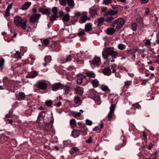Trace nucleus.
Wrapping results in <instances>:
<instances>
[{
	"instance_id": "nucleus-1",
	"label": "nucleus",
	"mask_w": 159,
	"mask_h": 159,
	"mask_svg": "<svg viewBox=\"0 0 159 159\" xmlns=\"http://www.w3.org/2000/svg\"><path fill=\"white\" fill-rule=\"evenodd\" d=\"M14 22L17 27H20L24 30L27 28V20L25 18H22L19 16H16L14 18Z\"/></svg>"
},
{
	"instance_id": "nucleus-2",
	"label": "nucleus",
	"mask_w": 159,
	"mask_h": 159,
	"mask_svg": "<svg viewBox=\"0 0 159 159\" xmlns=\"http://www.w3.org/2000/svg\"><path fill=\"white\" fill-rule=\"evenodd\" d=\"M117 52L111 48H108L103 50L102 52V56L105 59L108 58V56H111L114 59L116 58L118 56Z\"/></svg>"
},
{
	"instance_id": "nucleus-3",
	"label": "nucleus",
	"mask_w": 159,
	"mask_h": 159,
	"mask_svg": "<svg viewBox=\"0 0 159 159\" xmlns=\"http://www.w3.org/2000/svg\"><path fill=\"white\" fill-rule=\"evenodd\" d=\"M125 22L123 18H119L115 20L112 24V27L116 30H119L123 26Z\"/></svg>"
},
{
	"instance_id": "nucleus-4",
	"label": "nucleus",
	"mask_w": 159,
	"mask_h": 159,
	"mask_svg": "<svg viewBox=\"0 0 159 159\" xmlns=\"http://www.w3.org/2000/svg\"><path fill=\"white\" fill-rule=\"evenodd\" d=\"M89 62L93 68L96 66H100L101 63L100 58L97 56L95 57L92 61H90Z\"/></svg>"
},
{
	"instance_id": "nucleus-5",
	"label": "nucleus",
	"mask_w": 159,
	"mask_h": 159,
	"mask_svg": "<svg viewBox=\"0 0 159 159\" xmlns=\"http://www.w3.org/2000/svg\"><path fill=\"white\" fill-rule=\"evenodd\" d=\"M89 82L87 80L86 77L82 74H79L78 76L77 83L79 84H81L82 83H84L83 84L85 85Z\"/></svg>"
},
{
	"instance_id": "nucleus-6",
	"label": "nucleus",
	"mask_w": 159,
	"mask_h": 159,
	"mask_svg": "<svg viewBox=\"0 0 159 159\" xmlns=\"http://www.w3.org/2000/svg\"><path fill=\"white\" fill-rule=\"evenodd\" d=\"M47 86V84L42 81H39L36 83V87L42 90L45 89Z\"/></svg>"
},
{
	"instance_id": "nucleus-7",
	"label": "nucleus",
	"mask_w": 159,
	"mask_h": 159,
	"mask_svg": "<svg viewBox=\"0 0 159 159\" xmlns=\"http://www.w3.org/2000/svg\"><path fill=\"white\" fill-rule=\"evenodd\" d=\"M41 16V14H36L30 16L29 21L32 23H35L38 21Z\"/></svg>"
},
{
	"instance_id": "nucleus-8",
	"label": "nucleus",
	"mask_w": 159,
	"mask_h": 159,
	"mask_svg": "<svg viewBox=\"0 0 159 159\" xmlns=\"http://www.w3.org/2000/svg\"><path fill=\"white\" fill-rule=\"evenodd\" d=\"M116 108V105L114 104H112L110 107V111L108 114V120L111 121L112 118V116Z\"/></svg>"
},
{
	"instance_id": "nucleus-9",
	"label": "nucleus",
	"mask_w": 159,
	"mask_h": 159,
	"mask_svg": "<svg viewBox=\"0 0 159 159\" xmlns=\"http://www.w3.org/2000/svg\"><path fill=\"white\" fill-rule=\"evenodd\" d=\"M98 9V7L96 6H94L90 7L89 9V13L90 14L91 16L92 17H93L95 15H97V11Z\"/></svg>"
},
{
	"instance_id": "nucleus-10",
	"label": "nucleus",
	"mask_w": 159,
	"mask_h": 159,
	"mask_svg": "<svg viewBox=\"0 0 159 159\" xmlns=\"http://www.w3.org/2000/svg\"><path fill=\"white\" fill-rule=\"evenodd\" d=\"M62 87V85L60 83H57L52 85V90L53 91H56L60 89Z\"/></svg>"
},
{
	"instance_id": "nucleus-11",
	"label": "nucleus",
	"mask_w": 159,
	"mask_h": 159,
	"mask_svg": "<svg viewBox=\"0 0 159 159\" xmlns=\"http://www.w3.org/2000/svg\"><path fill=\"white\" fill-rule=\"evenodd\" d=\"M13 5V3H11L8 6L5 11V17H8L10 16V10L12 8Z\"/></svg>"
},
{
	"instance_id": "nucleus-12",
	"label": "nucleus",
	"mask_w": 159,
	"mask_h": 159,
	"mask_svg": "<svg viewBox=\"0 0 159 159\" xmlns=\"http://www.w3.org/2000/svg\"><path fill=\"white\" fill-rule=\"evenodd\" d=\"M31 3L30 2H27L23 5L21 9L23 11H25L28 9L31 6Z\"/></svg>"
},
{
	"instance_id": "nucleus-13",
	"label": "nucleus",
	"mask_w": 159,
	"mask_h": 159,
	"mask_svg": "<svg viewBox=\"0 0 159 159\" xmlns=\"http://www.w3.org/2000/svg\"><path fill=\"white\" fill-rule=\"evenodd\" d=\"M82 56V54L81 53H77L74 55V61H77V62H79V61L81 60L80 59Z\"/></svg>"
},
{
	"instance_id": "nucleus-14",
	"label": "nucleus",
	"mask_w": 159,
	"mask_h": 159,
	"mask_svg": "<svg viewBox=\"0 0 159 159\" xmlns=\"http://www.w3.org/2000/svg\"><path fill=\"white\" fill-rule=\"evenodd\" d=\"M39 11L43 14L48 15L50 14L51 11L48 9H44L43 8H40L39 9Z\"/></svg>"
},
{
	"instance_id": "nucleus-15",
	"label": "nucleus",
	"mask_w": 159,
	"mask_h": 159,
	"mask_svg": "<svg viewBox=\"0 0 159 159\" xmlns=\"http://www.w3.org/2000/svg\"><path fill=\"white\" fill-rule=\"evenodd\" d=\"M116 30L114 27L109 28L107 29L106 33L109 35H112L115 33Z\"/></svg>"
},
{
	"instance_id": "nucleus-16",
	"label": "nucleus",
	"mask_w": 159,
	"mask_h": 159,
	"mask_svg": "<svg viewBox=\"0 0 159 159\" xmlns=\"http://www.w3.org/2000/svg\"><path fill=\"white\" fill-rule=\"evenodd\" d=\"M38 75V73L36 71H33L29 73L28 75V78H33L36 77Z\"/></svg>"
},
{
	"instance_id": "nucleus-17",
	"label": "nucleus",
	"mask_w": 159,
	"mask_h": 159,
	"mask_svg": "<svg viewBox=\"0 0 159 159\" xmlns=\"http://www.w3.org/2000/svg\"><path fill=\"white\" fill-rule=\"evenodd\" d=\"M90 19V18L87 15H84L81 17L80 23H83L85 22L87 20H89Z\"/></svg>"
},
{
	"instance_id": "nucleus-18",
	"label": "nucleus",
	"mask_w": 159,
	"mask_h": 159,
	"mask_svg": "<svg viewBox=\"0 0 159 159\" xmlns=\"http://www.w3.org/2000/svg\"><path fill=\"white\" fill-rule=\"evenodd\" d=\"M85 74L89 78H94L96 77L95 74L92 71H87Z\"/></svg>"
},
{
	"instance_id": "nucleus-19",
	"label": "nucleus",
	"mask_w": 159,
	"mask_h": 159,
	"mask_svg": "<svg viewBox=\"0 0 159 159\" xmlns=\"http://www.w3.org/2000/svg\"><path fill=\"white\" fill-rule=\"evenodd\" d=\"M111 69L108 67H106L103 69V73L105 75H110L111 74Z\"/></svg>"
},
{
	"instance_id": "nucleus-20",
	"label": "nucleus",
	"mask_w": 159,
	"mask_h": 159,
	"mask_svg": "<svg viewBox=\"0 0 159 159\" xmlns=\"http://www.w3.org/2000/svg\"><path fill=\"white\" fill-rule=\"evenodd\" d=\"M80 151L79 149L76 147H74L71 148L69 152L71 155H73L75 153L79 152Z\"/></svg>"
},
{
	"instance_id": "nucleus-21",
	"label": "nucleus",
	"mask_w": 159,
	"mask_h": 159,
	"mask_svg": "<svg viewBox=\"0 0 159 159\" xmlns=\"http://www.w3.org/2000/svg\"><path fill=\"white\" fill-rule=\"evenodd\" d=\"M76 92L79 95H81L83 93L84 89L78 86L76 89Z\"/></svg>"
},
{
	"instance_id": "nucleus-22",
	"label": "nucleus",
	"mask_w": 159,
	"mask_h": 159,
	"mask_svg": "<svg viewBox=\"0 0 159 159\" xmlns=\"http://www.w3.org/2000/svg\"><path fill=\"white\" fill-rule=\"evenodd\" d=\"M80 133V130H75L72 131L71 133V135L73 137L75 138L79 136Z\"/></svg>"
},
{
	"instance_id": "nucleus-23",
	"label": "nucleus",
	"mask_w": 159,
	"mask_h": 159,
	"mask_svg": "<svg viewBox=\"0 0 159 159\" xmlns=\"http://www.w3.org/2000/svg\"><path fill=\"white\" fill-rule=\"evenodd\" d=\"M7 139V136L4 135H0V143H4Z\"/></svg>"
},
{
	"instance_id": "nucleus-24",
	"label": "nucleus",
	"mask_w": 159,
	"mask_h": 159,
	"mask_svg": "<svg viewBox=\"0 0 159 159\" xmlns=\"http://www.w3.org/2000/svg\"><path fill=\"white\" fill-rule=\"evenodd\" d=\"M104 17H101L99 18L98 20V26H101L104 24Z\"/></svg>"
},
{
	"instance_id": "nucleus-25",
	"label": "nucleus",
	"mask_w": 159,
	"mask_h": 159,
	"mask_svg": "<svg viewBox=\"0 0 159 159\" xmlns=\"http://www.w3.org/2000/svg\"><path fill=\"white\" fill-rule=\"evenodd\" d=\"M68 5L71 8H72L74 6V2L73 0H66Z\"/></svg>"
},
{
	"instance_id": "nucleus-26",
	"label": "nucleus",
	"mask_w": 159,
	"mask_h": 159,
	"mask_svg": "<svg viewBox=\"0 0 159 159\" xmlns=\"http://www.w3.org/2000/svg\"><path fill=\"white\" fill-rule=\"evenodd\" d=\"M45 116V113L43 112H40L38 116V120H43Z\"/></svg>"
},
{
	"instance_id": "nucleus-27",
	"label": "nucleus",
	"mask_w": 159,
	"mask_h": 159,
	"mask_svg": "<svg viewBox=\"0 0 159 159\" xmlns=\"http://www.w3.org/2000/svg\"><path fill=\"white\" fill-rule=\"evenodd\" d=\"M91 83L94 87H97L99 84V81L96 79L92 80Z\"/></svg>"
},
{
	"instance_id": "nucleus-28",
	"label": "nucleus",
	"mask_w": 159,
	"mask_h": 159,
	"mask_svg": "<svg viewBox=\"0 0 159 159\" xmlns=\"http://www.w3.org/2000/svg\"><path fill=\"white\" fill-rule=\"evenodd\" d=\"M25 98V95L24 93L22 92H20L19 93V96L18 98V99L21 101L24 100Z\"/></svg>"
},
{
	"instance_id": "nucleus-29",
	"label": "nucleus",
	"mask_w": 159,
	"mask_h": 159,
	"mask_svg": "<svg viewBox=\"0 0 159 159\" xmlns=\"http://www.w3.org/2000/svg\"><path fill=\"white\" fill-rule=\"evenodd\" d=\"M85 29L86 31H90L92 29L91 25L90 23L86 24L85 25Z\"/></svg>"
},
{
	"instance_id": "nucleus-30",
	"label": "nucleus",
	"mask_w": 159,
	"mask_h": 159,
	"mask_svg": "<svg viewBox=\"0 0 159 159\" xmlns=\"http://www.w3.org/2000/svg\"><path fill=\"white\" fill-rule=\"evenodd\" d=\"M70 19L69 15L68 14H66L64 15L63 16V22H67Z\"/></svg>"
},
{
	"instance_id": "nucleus-31",
	"label": "nucleus",
	"mask_w": 159,
	"mask_h": 159,
	"mask_svg": "<svg viewBox=\"0 0 159 159\" xmlns=\"http://www.w3.org/2000/svg\"><path fill=\"white\" fill-rule=\"evenodd\" d=\"M126 113L127 115L131 114H134L135 113V109L134 108H131L126 111Z\"/></svg>"
},
{
	"instance_id": "nucleus-32",
	"label": "nucleus",
	"mask_w": 159,
	"mask_h": 159,
	"mask_svg": "<svg viewBox=\"0 0 159 159\" xmlns=\"http://www.w3.org/2000/svg\"><path fill=\"white\" fill-rule=\"evenodd\" d=\"M143 11L144 12L143 14L144 15H148L150 12L149 9L147 7H145L143 9Z\"/></svg>"
},
{
	"instance_id": "nucleus-33",
	"label": "nucleus",
	"mask_w": 159,
	"mask_h": 159,
	"mask_svg": "<svg viewBox=\"0 0 159 159\" xmlns=\"http://www.w3.org/2000/svg\"><path fill=\"white\" fill-rule=\"evenodd\" d=\"M85 31L84 30H82L81 29H79V32L78 34V35L79 37H81L84 34Z\"/></svg>"
},
{
	"instance_id": "nucleus-34",
	"label": "nucleus",
	"mask_w": 159,
	"mask_h": 159,
	"mask_svg": "<svg viewBox=\"0 0 159 159\" xmlns=\"http://www.w3.org/2000/svg\"><path fill=\"white\" fill-rule=\"evenodd\" d=\"M126 46L124 44L120 43L118 45V48L120 50H123L125 48Z\"/></svg>"
},
{
	"instance_id": "nucleus-35",
	"label": "nucleus",
	"mask_w": 159,
	"mask_h": 159,
	"mask_svg": "<svg viewBox=\"0 0 159 159\" xmlns=\"http://www.w3.org/2000/svg\"><path fill=\"white\" fill-rule=\"evenodd\" d=\"M5 63V60L3 58H2L0 60V67H1V69H2L4 66Z\"/></svg>"
},
{
	"instance_id": "nucleus-36",
	"label": "nucleus",
	"mask_w": 159,
	"mask_h": 159,
	"mask_svg": "<svg viewBox=\"0 0 159 159\" xmlns=\"http://www.w3.org/2000/svg\"><path fill=\"white\" fill-rule=\"evenodd\" d=\"M70 124L71 126H76V121L75 119H72L70 120Z\"/></svg>"
},
{
	"instance_id": "nucleus-37",
	"label": "nucleus",
	"mask_w": 159,
	"mask_h": 159,
	"mask_svg": "<svg viewBox=\"0 0 159 159\" xmlns=\"http://www.w3.org/2000/svg\"><path fill=\"white\" fill-rule=\"evenodd\" d=\"M51 59V57L50 56H46L44 58V60H45L46 62L44 63H43V65L44 66H46L47 65V63L49 62L50 61H48L47 59Z\"/></svg>"
},
{
	"instance_id": "nucleus-38",
	"label": "nucleus",
	"mask_w": 159,
	"mask_h": 159,
	"mask_svg": "<svg viewBox=\"0 0 159 159\" xmlns=\"http://www.w3.org/2000/svg\"><path fill=\"white\" fill-rule=\"evenodd\" d=\"M94 99L95 101H97L98 102V103H97V105H99L101 104L100 98L98 96H96L94 98Z\"/></svg>"
},
{
	"instance_id": "nucleus-39",
	"label": "nucleus",
	"mask_w": 159,
	"mask_h": 159,
	"mask_svg": "<svg viewBox=\"0 0 159 159\" xmlns=\"http://www.w3.org/2000/svg\"><path fill=\"white\" fill-rule=\"evenodd\" d=\"M52 12L54 15H57V8L56 7H54L52 8Z\"/></svg>"
},
{
	"instance_id": "nucleus-40",
	"label": "nucleus",
	"mask_w": 159,
	"mask_h": 159,
	"mask_svg": "<svg viewBox=\"0 0 159 159\" xmlns=\"http://www.w3.org/2000/svg\"><path fill=\"white\" fill-rule=\"evenodd\" d=\"M109 12L110 14V16H112L118 13V11L111 9L109 10Z\"/></svg>"
},
{
	"instance_id": "nucleus-41",
	"label": "nucleus",
	"mask_w": 159,
	"mask_h": 159,
	"mask_svg": "<svg viewBox=\"0 0 159 159\" xmlns=\"http://www.w3.org/2000/svg\"><path fill=\"white\" fill-rule=\"evenodd\" d=\"M114 19V18L111 16H108L106 18V20L108 23L111 22Z\"/></svg>"
},
{
	"instance_id": "nucleus-42",
	"label": "nucleus",
	"mask_w": 159,
	"mask_h": 159,
	"mask_svg": "<svg viewBox=\"0 0 159 159\" xmlns=\"http://www.w3.org/2000/svg\"><path fill=\"white\" fill-rule=\"evenodd\" d=\"M131 27L133 30L136 31L137 27V24L135 23H134L131 24Z\"/></svg>"
},
{
	"instance_id": "nucleus-43",
	"label": "nucleus",
	"mask_w": 159,
	"mask_h": 159,
	"mask_svg": "<svg viewBox=\"0 0 159 159\" xmlns=\"http://www.w3.org/2000/svg\"><path fill=\"white\" fill-rule=\"evenodd\" d=\"M58 17L57 15H52L51 17L50 18V20L51 21L53 22L54 21L56 20L57 18Z\"/></svg>"
},
{
	"instance_id": "nucleus-44",
	"label": "nucleus",
	"mask_w": 159,
	"mask_h": 159,
	"mask_svg": "<svg viewBox=\"0 0 159 159\" xmlns=\"http://www.w3.org/2000/svg\"><path fill=\"white\" fill-rule=\"evenodd\" d=\"M60 3L63 6H66V0H59Z\"/></svg>"
},
{
	"instance_id": "nucleus-45",
	"label": "nucleus",
	"mask_w": 159,
	"mask_h": 159,
	"mask_svg": "<svg viewBox=\"0 0 159 159\" xmlns=\"http://www.w3.org/2000/svg\"><path fill=\"white\" fill-rule=\"evenodd\" d=\"M111 0H103V3L104 4L107 5L111 3Z\"/></svg>"
},
{
	"instance_id": "nucleus-46",
	"label": "nucleus",
	"mask_w": 159,
	"mask_h": 159,
	"mask_svg": "<svg viewBox=\"0 0 159 159\" xmlns=\"http://www.w3.org/2000/svg\"><path fill=\"white\" fill-rule=\"evenodd\" d=\"M80 101V99L79 97H76L74 100V102L76 104L79 103Z\"/></svg>"
},
{
	"instance_id": "nucleus-47",
	"label": "nucleus",
	"mask_w": 159,
	"mask_h": 159,
	"mask_svg": "<svg viewBox=\"0 0 159 159\" xmlns=\"http://www.w3.org/2000/svg\"><path fill=\"white\" fill-rule=\"evenodd\" d=\"M101 89L104 91H107L108 89V87L106 85H102L101 87Z\"/></svg>"
},
{
	"instance_id": "nucleus-48",
	"label": "nucleus",
	"mask_w": 159,
	"mask_h": 159,
	"mask_svg": "<svg viewBox=\"0 0 159 159\" xmlns=\"http://www.w3.org/2000/svg\"><path fill=\"white\" fill-rule=\"evenodd\" d=\"M66 62L70 61L72 60V58L70 55H68L66 56Z\"/></svg>"
},
{
	"instance_id": "nucleus-49",
	"label": "nucleus",
	"mask_w": 159,
	"mask_h": 159,
	"mask_svg": "<svg viewBox=\"0 0 159 159\" xmlns=\"http://www.w3.org/2000/svg\"><path fill=\"white\" fill-rule=\"evenodd\" d=\"M52 101L51 100H48L45 102V104L47 106H51L52 104Z\"/></svg>"
},
{
	"instance_id": "nucleus-50",
	"label": "nucleus",
	"mask_w": 159,
	"mask_h": 159,
	"mask_svg": "<svg viewBox=\"0 0 159 159\" xmlns=\"http://www.w3.org/2000/svg\"><path fill=\"white\" fill-rule=\"evenodd\" d=\"M125 85L126 86H129L131 84V81H127L125 82Z\"/></svg>"
},
{
	"instance_id": "nucleus-51",
	"label": "nucleus",
	"mask_w": 159,
	"mask_h": 159,
	"mask_svg": "<svg viewBox=\"0 0 159 159\" xmlns=\"http://www.w3.org/2000/svg\"><path fill=\"white\" fill-rule=\"evenodd\" d=\"M49 40L47 39H45L43 41V43L45 45H47L49 43Z\"/></svg>"
},
{
	"instance_id": "nucleus-52",
	"label": "nucleus",
	"mask_w": 159,
	"mask_h": 159,
	"mask_svg": "<svg viewBox=\"0 0 159 159\" xmlns=\"http://www.w3.org/2000/svg\"><path fill=\"white\" fill-rule=\"evenodd\" d=\"M15 55H16V57H17L18 58H21L20 53L19 51H16V53L15 54Z\"/></svg>"
},
{
	"instance_id": "nucleus-53",
	"label": "nucleus",
	"mask_w": 159,
	"mask_h": 159,
	"mask_svg": "<svg viewBox=\"0 0 159 159\" xmlns=\"http://www.w3.org/2000/svg\"><path fill=\"white\" fill-rule=\"evenodd\" d=\"M75 16H80L82 14L78 11H76L75 12Z\"/></svg>"
},
{
	"instance_id": "nucleus-54",
	"label": "nucleus",
	"mask_w": 159,
	"mask_h": 159,
	"mask_svg": "<svg viewBox=\"0 0 159 159\" xmlns=\"http://www.w3.org/2000/svg\"><path fill=\"white\" fill-rule=\"evenodd\" d=\"M87 125H91L92 124V121L89 120L87 119L86 120Z\"/></svg>"
},
{
	"instance_id": "nucleus-55",
	"label": "nucleus",
	"mask_w": 159,
	"mask_h": 159,
	"mask_svg": "<svg viewBox=\"0 0 159 159\" xmlns=\"http://www.w3.org/2000/svg\"><path fill=\"white\" fill-rule=\"evenodd\" d=\"M145 44L146 45H151V42L150 40H147L145 42Z\"/></svg>"
},
{
	"instance_id": "nucleus-56",
	"label": "nucleus",
	"mask_w": 159,
	"mask_h": 159,
	"mask_svg": "<svg viewBox=\"0 0 159 159\" xmlns=\"http://www.w3.org/2000/svg\"><path fill=\"white\" fill-rule=\"evenodd\" d=\"M92 137H90L86 141V142L87 143H90L92 142Z\"/></svg>"
},
{
	"instance_id": "nucleus-57",
	"label": "nucleus",
	"mask_w": 159,
	"mask_h": 159,
	"mask_svg": "<svg viewBox=\"0 0 159 159\" xmlns=\"http://www.w3.org/2000/svg\"><path fill=\"white\" fill-rule=\"evenodd\" d=\"M109 15H110V14L109 12V11H106L104 14V16H107Z\"/></svg>"
},
{
	"instance_id": "nucleus-58",
	"label": "nucleus",
	"mask_w": 159,
	"mask_h": 159,
	"mask_svg": "<svg viewBox=\"0 0 159 159\" xmlns=\"http://www.w3.org/2000/svg\"><path fill=\"white\" fill-rule=\"evenodd\" d=\"M142 3H147L149 1V0H140Z\"/></svg>"
},
{
	"instance_id": "nucleus-59",
	"label": "nucleus",
	"mask_w": 159,
	"mask_h": 159,
	"mask_svg": "<svg viewBox=\"0 0 159 159\" xmlns=\"http://www.w3.org/2000/svg\"><path fill=\"white\" fill-rule=\"evenodd\" d=\"M81 115V113L80 112H76L75 113V115L78 117H79Z\"/></svg>"
},
{
	"instance_id": "nucleus-60",
	"label": "nucleus",
	"mask_w": 159,
	"mask_h": 159,
	"mask_svg": "<svg viewBox=\"0 0 159 159\" xmlns=\"http://www.w3.org/2000/svg\"><path fill=\"white\" fill-rule=\"evenodd\" d=\"M117 66V65L114 64L111 65V69H115V68Z\"/></svg>"
},
{
	"instance_id": "nucleus-61",
	"label": "nucleus",
	"mask_w": 159,
	"mask_h": 159,
	"mask_svg": "<svg viewBox=\"0 0 159 159\" xmlns=\"http://www.w3.org/2000/svg\"><path fill=\"white\" fill-rule=\"evenodd\" d=\"M65 10L67 12H69L70 11V9L68 7H67L65 8Z\"/></svg>"
},
{
	"instance_id": "nucleus-62",
	"label": "nucleus",
	"mask_w": 159,
	"mask_h": 159,
	"mask_svg": "<svg viewBox=\"0 0 159 159\" xmlns=\"http://www.w3.org/2000/svg\"><path fill=\"white\" fill-rule=\"evenodd\" d=\"M77 22V21L75 20H73L71 21V23L73 25H75Z\"/></svg>"
},
{
	"instance_id": "nucleus-63",
	"label": "nucleus",
	"mask_w": 159,
	"mask_h": 159,
	"mask_svg": "<svg viewBox=\"0 0 159 159\" xmlns=\"http://www.w3.org/2000/svg\"><path fill=\"white\" fill-rule=\"evenodd\" d=\"M61 102H59L57 103L56 106L57 107H59L61 105Z\"/></svg>"
},
{
	"instance_id": "nucleus-64",
	"label": "nucleus",
	"mask_w": 159,
	"mask_h": 159,
	"mask_svg": "<svg viewBox=\"0 0 159 159\" xmlns=\"http://www.w3.org/2000/svg\"><path fill=\"white\" fill-rule=\"evenodd\" d=\"M32 11L33 13H36L37 12V10L35 8H33L32 9Z\"/></svg>"
}]
</instances>
